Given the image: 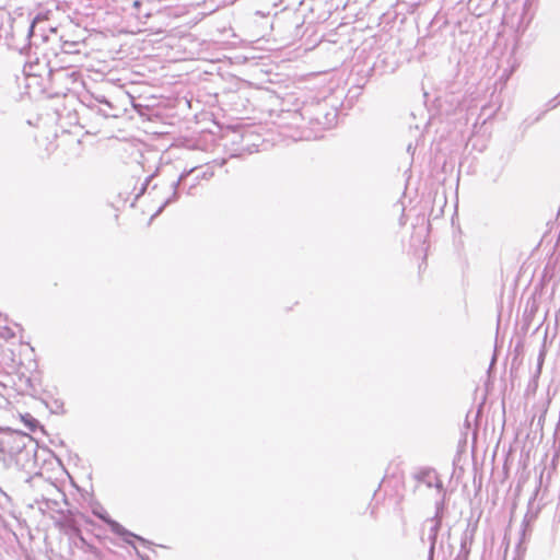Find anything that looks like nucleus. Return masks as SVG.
<instances>
[{
    "mask_svg": "<svg viewBox=\"0 0 560 560\" xmlns=\"http://www.w3.org/2000/svg\"><path fill=\"white\" fill-rule=\"evenodd\" d=\"M14 337L15 331L11 326L0 324V340L8 341Z\"/></svg>",
    "mask_w": 560,
    "mask_h": 560,
    "instance_id": "obj_1",
    "label": "nucleus"
},
{
    "mask_svg": "<svg viewBox=\"0 0 560 560\" xmlns=\"http://www.w3.org/2000/svg\"><path fill=\"white\" fill-rule=\"evenodd\" d=\"M107 522H108L113 527H114L115 525H117L115 522H112V521H107Z\"/></svg>",
    "mask_w": 560,
    "mask_h": 560,
    "instance_id": "obj_2",
    "label": "nucleus"
}]
</instances>
